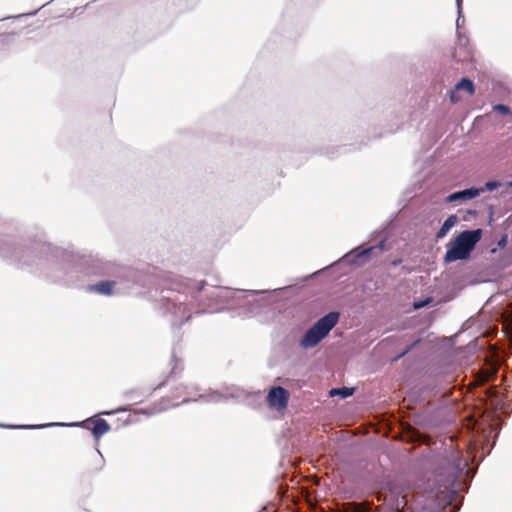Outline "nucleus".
<instances>
[{
	"label": "nucleus",
	"mask_w": 512,
	"mask_h": 512,
	"mask_svg": "<svg viewBox=\"0 0 512 512\" xmlns=\"http://www.w3.org/2000/svg\"><path fill=\"white\" fill-rule=\"evenodd\" d=\"M401 262H402L401 259H395V260L392 261V265L393 266H397V265L401 264Z\"/></svg>",
	"instance_id": "nucleus-18"
},
{
	"label": "nucleus",
	"mask_w": 512,
	"mask_h": 512,
	"mask_svg": "<svg viewBox=\"0 0 512 512\" xmlns=\"http://www.w3.org/2000/svg\"><path fill=\"white\" fill-rule=\"evenodd\" d=\"M424 306H425V303H424V302H422V303H415V305H414V307H415L416 309L422 308V307H424Z\"/></svg>",
	"instance_id": "nucleus-19"
},
{
	"label": "nucleus",
	"mask_w": 512,
	"mask_h": 512,
	"mask_svg": "<svg viewBox=\"0 0 512 512\" xmlns=\"http://www.w3.org/2000/svg\"><path fill=\"white\" fill-rule=\"evenodd\" d=\"M450 100H451V102H453V103H456V102L459 100V99H458V97L456 96L455 91H452V92H451Z\"/></svg>",
	"instance_id": "nucleus-17"
},
{
	"label": "nucleus",
	"mask_w": 512,
	"mask_h": 512,
	"mask_svg": "<svg viewBox=\"0 0 512 512\" xmlns=\"http://www.w3.org/2000/svg\"><path fill=\"white\" fill-rule=\"evenodd\" d=\"M354 391H355L354 388H348V387L333 388L330 390L329 395L331 397L340 396L341 398H347V397L353 395Z\"/></svg>",
	"instance_id": "nucleus-12"
},
{
	"label": "nucleus",
	"mask_w": 512,
	"mask_h": 512,
	"mask_svg": "<svg viewBox=\"0 0 512 512\" xmlns=\"http://www.w3.org/2000/svg\"><path fill=\"white\" fill-rule=\"evenodd\" d=\"M509 186H511V187H512V181L509 183Z\"/></svg>",
	"instance_id": "nucleus-20"
},
{
	"label": "nucleus",
	"mask_w": 512,
	"mask_h": 512,
	"mask_svg": "<svg viewBox=\"0 0 512 512\" xmlns=\"http://www.w3.org/2000/svg\"><path fill=\"white\" fill-rule=\"evenodd\" d=\"M466 465L467 463L463 462L458 453H453L451 455V463H449V466L447 467L448 476L445 481L446 487L453 485L456 482Z\"/></svg>",
	"instance_id": "nucleus-4"
},
{
	"label": "nucleus",
	"mask_w": 512,
	"mask_h": 512,
	"mask_svg": "<svg viewBox=\"0 0 512 512\" xmlns=\"http://www.w3.org/2000/svg\"><path fill=\"white\" fill-rule=\"evenodd\" d=\"M373 249H374V247H369V248H367V249H364V250H363L362 252H360L357 256H358V257H363V256L368 257V256L371 254V252H372V250H373Z\"/></svg>",
	"instance_id": "nucleus-16"
},
{
	"label": "nucleus",
	"mask_w": 512,
	"mask_h": 512,
	"mask_svg": "<svg viewBox=\"0 0 512 512\" xmlns=\"http://www.w3.org/2000/svg\"><path fill=\"white\" fill-rule=\"evenodd\" d=\"M455 90H465L469 95H473L475 92L474 83L468 78H462L456 85Z\"/></svg>",
	"instance_id": "nucleus-11"
},
{
	"label": "nucleus",
	"mask_w": 512,
	"mask_h": 512,
	"mask_svg": "<svg viewBox=\"0 0 512 512\" xmlns=\"http://www.w3.org/2000/svg\"><path fill=\"white\" fill-rule=\"evenodd\" d=\"M483 192L482 189L470 188L462 191L452 193L447 197V202H454L457 200H470L480 195Z\"/></svg>",
	"instance_id": "nucleus-8"
},
{
	"label": "nucleus",
	"mask_w": 512,
	"mask_h": 512,
	"mask_svg": "<svg viewBox=\"0 0 512 512\" xmlns=\"http://www.w3.org/2000/svg\"><path fill=\"white\" fill-rule=\"evenodd\" d=\"M500 186H501V183L498 181H488L485 183V188L483 189V191L484 190L493 191V190L499 188Z\"/></svg>",
	"instance_id": "nucleus-14"
},
{
	"label": "nucleus",
	"mask_w": 512,
	"mask_h": 512,
	"mask_svg": "<svg viewBox=\"0 0 512 512\" xmlns=\"http://www.w3.org/2000/svg\"><path fill=\"white\" fill-rule=\"evenodd\" d=\"M457 223V217L455 215H450L443 223L441 228L436 234L437 239H442L446 236L449 230Z\"/></svg>",
	"instance_id": "nucleus-10"
},
{
	"label": "nucleus",
	"mask_w": 512,
	"mask_h": 512,
	"mask_svg": "<svg viewBox=\"0 0 512 512\" xmlns=\"http://www.w3.org/2000/svg\"><path fill=\"white\" fill-rule=\"evenodd\" d=\"M461 0H457L458 4L460 3Z\"/></svg>",
	"instance_id": "nucleus-21"
},
{
	"label": "nucleus",
	"mask_w": 512,
	"mask_h": 512,
	"mask_svg": "<svg viewBox=\"0 0 512 512\" xmlns=\"http://www.w3.org/2000/svg\"><path fill=\"white\" fill-rule=\"evenodd\" d=\"M479 377L481 382H486L489 380L490 373L487 371H481Z\"/></svg>",
	"instance_id": "nucleus-15"
},
{
	"label": "nucleus",
	"mask_w": 512,
	"mask_h": 512,
	"mask_svg": "<svg viewBox=\"0 0 512 512\" xmlns=\"http://www.w3.org/2000/svg\"><path fill=\"white\" fill-rule=\"evenodd\" d=\"M115 281H100L88 287L89 291H94L103 295H111L115 287Z\"/></svg>",
	"instance_id": "nucleus-9"
},
{
	"label": "nucleus",
	"mask_w": 512,
	"mask_h": 512,
	"mask_svg": "<svg viewBox=\"0 0 512 512\" xmlns=\"http://www.w3.org/2000/svg\"><path fill=\"white\" fill-rule=\"evenodd\" d=\"M494 111H497L503 115H510L511 111L510 108L503 104H497L493 107Z\"/></svg>",
	"instance_id": "nucleus-13"
},
{
	"label": "nucleus",
	"mask_w": 512,
	"mask_h": 512,
	"mask_svg": "<svg viewBox=\"0 0 512 512\" xmlns=\"http://www.w3.org/2000/svg\"><path fill=\"white\" fill-rule=\"evenodd\" d=\"M481 239V230H465L447 244L444 262L451 263L469 258Z\"/></svg>",
	"instance_id": "nucleus-1"
},
{
	"label": "nucleus",
	"mask_w": 512,
	"mask_h": 512,
	"mask_svg": "<svg viewBox=\"0 0 512 512\" xmlns=\"http://www.w3.org/2000/svg\"><path fill=\"white\" fill-rule=\"evenodd\" d=\"M472 49L466 43L459 41L454 48L452 57L457 62H467L472 60Z\"/></svg>",
	"instance_id": "nucleus-7"
},
{
	"label": "nucleus",
	"mask_w": 512,
	"mask_h": 512,
	"mask_svg": "<svg viewBox=\"0 0 512 512\" xmlns=\"http://www.w3.org/2000/svg\"><path fill=\"white\" fill-rule=\"evenodd\" d=\"M289 398L290 394L285 388L281 386H275L272 387L268 392L266 401L269 407L275 408L277 410H283L287 407Z\"/></svg>",
	"instance_id": "nucleus-3"
},
{
	"label": "nucleus",
	"mask_w": 512,
	"mask_h": 512,
	"mask_svg": "<svg viewBox=\"0 0 512 512\" xmlns=\"http://www.w3.org/2000/svg\"><path fill=\"white\" fill-rule=\"evenodd\" d=\"M173 392L170 396L163 398V409H168L171 407L178 406L180 403L185 402L186 398V388L182 384L173 385Z\"/></svg>",
	"instance_id": "nucleus-6"
},
{
	"label": "nucleus",
	"mask_w": 512,
	"mask_h": 512,
	"mask_svg": "<svg viewBox=\"0 0 512 512\" xmlns=\"http://www.w3.org/2000/svg\"><path fill=\"white\" fill-rule=\"evenodd\" d=\"M338 320V312L328 313L306 331L300 341V345L303 348H311L316 346L326 335H328V333L337 324Z\"/></svg>",
	"instance_id": "nucleus-2"
},
{
	"label": "nucleus",
	"mask_w": 512,
	"mask_h": 512,
	"mask_svg": "<svg viewBox=\"0 0 512 512\" xmlns=\"http://www.w3.org/2000/svg\"><path fill=\"white\" fill-rule=\"evenodd\" d=\"M80 426L91 431L95 439H100L110 430V425L102 418H89L81 422Z\"/></svg>",
	"instance_id": "nucleus-5"
},
{
	"label": "nucleus",
	"mask_w": 512,
	"mask_h": 512,
	"mask_svg": "<svg viewBox=\"0 0 512 512\" xmlns=\"http://www.w3.org/2000/svg\"><path fill=\"white\" fill-rule=\"evenodd\" d=\"M356 512H359V511H356Z\"/></svg>",
	"instance_id": "nucleus-22"
}]
</instances>
